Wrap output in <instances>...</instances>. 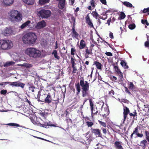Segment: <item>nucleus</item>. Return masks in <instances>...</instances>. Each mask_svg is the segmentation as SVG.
Listing matches in <instances>:
<instances>
[{
    "label": "nucleus",
    "instance_id": "c9c22d12",
    "mask_svg": "<svg viewBox=\"0 0 149 149\" xmlns=\"http://www.w3.org/2000/svg\"><path fill=\"white\" fill-rule=\"evenodd\" d=\"M118 78L119 81H121L123 80V74L121 72H120L119 73H118Z\"/></svg>",
    "mask_w": 149,
    "mask_h": 149
},
{
    "label": "nucleus",
    "instance_id": "c85d7f7f",
    "mask_svg": "<svg viewBox=\"0 0 149 149\" xmlns=\"http://www.w3.org/2000/svg\"><path fill=\"white\" fill-rule=\"evenodd\" d=\"M120 64L125 69H127L128 68V66L125 61L122 60L120 62Z\"/></svg>",
    "mask_w": 149,
    "mask_h": 149
},
{
    "label": "nucleus",
    "instance_id": "f257e3e1",
    "mask_svg": "<svg viewBox=\"0 0 149 149\" xmlns=\"http://www.w3.org/2000/svg\"><path fill=\"white\" fill-rule=\"evenodd\" d=\"M43 88V87L41 88L40 91L38 92L37 96L38 101L49 104L51 103L52 100L51 96H53L54 97L55 96V91L54 90L51 92L52 93H48L47 94L46 93L45 91Z\"/></svg>",
    "mask_w": 149,
    "mask_h": 149
},
{
    "label": "nucleus",
    "instance_id": "f704fd0d",
    "mask_svg": "<svg viewBox=\"0 0 149 149\" xmlns=\"http://www.w3.org/2000/svg\"><path fill=\"white\" fill-rule=\"evenodd\" d=\"M30 21L28 20L27 22L24 23L21 26V28L22 29H23L26 27V26L28 25L30 23Z\"/></svg>",
    "mask_w": 149,
    "mask_h": 149
},
{
    "label": "nucleus",
    "instance_id": "412c9836",
    "mask_svg": "<svg viewBox=\"0 0 149 149\" xmlns=\"http://www.w3.org/2000/svg\"><path fill=\"white\" fill-rule=\"evenodd\" d=\"M3 33L5 36H7L8 34L9 35L12 33V31L10 28H6L4 30Z\"/></svg>",
    "mask_w": 149,
    "mask_h": 149
},
{
    "label": "nucleus",
    "instance_id": "bb28decb",
    "mask_svg": "<svg viewBox=\"0 0 149 149\" xmlns=\"http://www.w3.org/2000/svg\"><path fill=\"white\" fill-rule=\"evenodd\" d=\"M91 15L93 17L96 19H97L100 16L96 11H93L91 13Z\"/></svg>",
    "mask_w": 149,
    "mask_h": 149
},
{
    "label": "nucleus",
    "instance_id": "4d7b16f0",
    "mask_svg": "<svg viewBox=\"0 0 149 149\" xmlns=\"http://www.w3.org/2000/svg\"><path fill=\"white\" fill-rule=\"evenodd\" d=\"M115 92L113 90H111L109 92V96H113V95L114 94Z\"/></svg>",
    "mask_w": 149,
    "mask_h": 149
},
{
    "label": "nucleus",
    "instance_id": "e2e57ef3",
    "mask_svg": "<svg viewBox=\"0 0 149 149\" xmlns=\"http://www.w3.org/2000/svg\"><path fill=\"white\" fill-rule=\"evenodd\" d=\"M7 92V91L6 90H2L0 91V93L1 95H5Z\"/></svg>",
    "mask_w": 149,
    "mask_h": 149
},
{
    "label": "nucleus",
    "instance_id": "9d476101",
    "mask_svg": "<svg viewBox=\"0 0 149 149\" xmlns=\"http://www.w3.org/2000/svg\"><path fill=\"white\" fill-rule=\"evenodd\" d=\"M86 22L89 26L90 28H94L92 20L90 19L89 16V13H88L85 17Z\"/></svg>",
    "mask_w": 149,
    "mask_h": 149
},
{
    "label": "nucleus",
    "instance_id": "864d4df0",
    "mask_svg": "<svg viewBox=\"0 0 149 149\" xmlns=\"http://www.w3.org/2000/svg\"><path fill=\"white\" fill-rule=\"evenodd\" d=\"M141 23L143 24H146L147 26H148L149 25V24L146 19H142Z\"/></svg>",
    "mask_w": 149,
    "mask_h": 149
},
{
    "label": "nucleus",
    "instance_id": "09e8293b",
    "mask_svg": "<svg viewBox=\"0 0 149 149\" xmlns=\"http://www.w3.org/2000/svg\"><path fill=\"white\" fill-rule=\"evenodd\" d=\"M54 101L55 102H53V106L54 107L55 109H56L57 107V104L59 102V100H54Z\"/></svg>",
    "mask_w": 149,
    "mask_h": 149
},
{
    "label": "nucleus",
    "instance_id": "20e7f679",
    "mask_svg": "<svg viewBox=\"0 0 149 149\" xmlns=\"http://www.w3.org/2000/svg\"><path fill=\"white\" fill-rule=\"evenodd\" d=\"M25 53L30 57L34 58H38L41 55L40 51L36 48L33 47L27 48L26 50Z\"/></svg>",
    "mask_w": 149,
    "mask_h": 149
},
{
    "label": "nucleus",
    "instance_id": "5fc2aeb1",
    "mask_svg": "<svg viewBox=\"0 0 149 149\" xmlns=\"http://www.w3.org/2000/svg\"><path fill=\"white\" fill-rule=\"evenodd\" d=\"M75 52H76V49L75 48H72L71 50V55L73 56L74 55Z\"/></svg>",
    "mask_w": 149,
    "mask_h": 149
},
{
    "label": "nucleus",
    "instance_id": "0e129e2a",
    "mask_svg": "<svg viewBox=\"0 0 149 149\" xmlns=\"http://www.w3.org/2000/svg\"><path fill=\"white\" fill-rule=\"evenodd\" d=\"M24 66L26 68H30L32 67V65L30 64L26 63L24 64Z\"/></svg>",
    "mask_w": 149,
    "mask_h": 149
},
{
    "label": "nucleus",
    "instance_id": "7ed1b4c3",
    "mask_svg": "<svg viewBox=\"0 0 149 149\" xmlns=\"http://www.w3.org/2000/svg\"><path fill=\"white\" fill-rule=\"evenodd\" d=\"M89 83L86 81H84V77L80 79L79 83H75V86L77 91L76 94L78 95L81 91V87L82 88V90H89Z\"/></svg>",
    "mask_w": 149,
    "mask_h": 149
},
{
    "label": "nucleus",
    "instance_id": "1a4fd4ad",
    "mask_svg": "<svg viewBox=\"0 0 149 149\" xmlns=\"http://www.w3.org/2000/svg\"><path fill=\"white\" fill-rule=\"evenodd\" d=\"M127 85L128 88L126 87H124L126 93H128L129 95L131 94L128 89L131 91H136L135 86L132 82L128 81L127 83Z\"/></svg>",
    "mask_w": 149,
    "mask_h": 149
},
{
    "label": "nucleus",
    "instance_id": "b1692460",
    "mask_svg": "<svg viewBox=\"0 0 149 149\" xmlns=\"http://www.w3.org/2000/svg\"><path fill=\"white\" fill-rule=\"evenodd\" d=\"M86 46V44L85 41L83 39L81 40L79 46V49H83Z\"/></svg>",
    "mask_w": 149,
    "mask_h": 149
},
{
    "label": "nucleus",
    "instance_id": "9b49d317",
    "mask_svg": "<svg viewBox=\"0 0 149 149\" xmlns=\"http://www.w3.org/2000/svg\"><path fill=\"white\" fill-rule=\"evenodd\" d=\"M46 26V22L44 20H42L37 24L36 27L38 29H41L45 27Z\"/></svg>",
    "mask_w": 149,
    "mask_h": 149
},
{
    "label": "nucleus",
    "instance_id": "aec40b11",
    "mask_svg": "<svg viewBox=\"0 0 149 149\" xmlns=\"http://www.w3.org/2000/svg\"><path fill=\"white\" fill-rule=\"evenodd\" d=\"M85 54V57L87 58L89 57L88 55L90 54H92V48H91L90 49H89L88 47H86Z\"/></svg>",
    "mask_w": 149,
    "mask_h": 149
},
{
    "label": "nucleus",
    "instance_id": "c756f323",
    "mask_svg": "<svg viewBox=\"0 0 149 149\" xmlns=\"http://www.w3.org/2000/svg\"><path fill=\"white\" fill-rule=\"evenodd\" d=\"M23 1L25 3L28 5H32L34 2V0H23Z\"/></svg>",
    "mask_w": 149,
    "mask_h": 149
},
{
    "label": "nucleus",
    "instance_id": "6ab92c4d",
    "mask_svg": "<svg viewBox=\"0 0 149 149\" xmlns=\"http://www.w3.org/2000/svg\"><path fill=\"white\" fill-rule=\"evenodd\" d=\"M14 0H3V3L5 6H9L12 4Z\"/></svg>",
    "mask_w": 149,
    "mask_h": 149
},
{
    "label": "nucleus",
    "instance_id": "39448f33",
    "mask_svg": "<svg viewBox=\"0 0 149 149\" xmlns=\"http://www.w3.org/2000/svg\"><path fill=\"white\" fill-rule=\"evenodd\" d=\"M10 16L13 21L18 22L22 19L21 15L17 10H13L10 12Z\"/></svg>",
    "mask_w": 149,
    "mask_h": 149
},
{
    "label": "nucleus",
    "instance_id": "37998d69",
    "mask_svg": "<svg viewBox=\"0 0 149 149\" xmlns=\"http://www.w3.org/2000/svg\"><path fill=\"white\" fill-rule=\"evenodd\" d=\"M71 20L73 22V26L72 27H75V23H76V19L72 15H71Z\"/></svg>",
    "mask_w": 149,
    "mask_h": 149
},
{
    "label": "nucleus",
    "instance_id": "f03ea898",
    "mask_svg": "<svg viewBox=\"0 0 149 149\" xmlns=\"http://www.w3.org/2000/svg\"><path fill=\"white\" fill-rule=\"evenodd\" d=\"M37 36L33 32L26 33L22 37V40L23 43L26 45H33L36 41Z\"/></svg>",
    "mask_w": 149,
    "mask_h": 149
},
{
    "label": "nucleus",
    "instance_id": "c03bdc74",
    "mask_svg": "<svg viewBox=\"0 0 149 149\" xmlns=\"http://www.w3.org/2000/svg\"><path fill=\"white\" fill-rule=\"evenodd\" d=\"M126 17L125 14L123 12H121L120 14L119 19L121 20L124 19Z\"/></svg>",
    "mask_w": 149,
    "mask_h": 149
},
{
    "label": "nucleus",
    "instance_id": "4c0bfd02",
    "mask_svg": "<svg viewBox=\"0 0 149 149\" xmlns=\"http://www.w3.org/2000/svg\"><path fill=\"white\" fill-rule=\"evenodd\" d=\"M91 5L93 8V9H94L96 6V3L94 0H91L90 2Z\"/></svg>",
    "mask_w": 149,
    "mask_h": 149
},
{
    "label": "nucleus",
    "instance_id": "a878e982",
    "mask_svg": "<svg viewBox=\"0 0 149 149\" xmlns=\"http://www.w3.org/2000/svg\"><path fill=\"white\" fill-rule=\"evenodd\" d=\"M89 90H82V95L83 97H85L86 96H88Z\"/></svg>",
    "mask_w": 149,
    "mask_h": 149
},
{
    "label": "nucleus",
    "instance_id": "4468645a",
    "mask_svg": "<svg viewBox=\"0 0 149 149\" xmlns=\"http://www.w3.org/2000/svg\"><path fill=\"white\" fill-rule=\"evenodd\" d=\"M138 107L139 109H142L145 112H148L149 111V107L147 104H140V105H138Z\"/></svg>",
    "mask_w": 149,
    "mask_h": 149
},
{
    "label": "nucleus",
    "instance_id": "2f4dec72",
    "mask_svg": "<svg viewBox=\"0 0 149 149\" xmlns=\"http://www.w3.org/2000/svg\"><path fill=\"white\" fill-rule=\"evenodd\" d=\"M14 64V62L12 61L6 62L4 64V67H8L13 65Z\"/></svg>",
    "mask_w": 149,
    "mask_h": 149
},
{
    "label": "nucleus",
    "instance_id": "dca6fc26",
    "mask_svg": "<svg viewBox=\"0 0 149 149\" xmlns=\"http://www.w3.org/2000/svg\"><path fill=\"white\" fill-rule=\"evenodd\" d=\"M139 127L138 126H137L135 128L133 133L134 134H135L138 137L142 138L143 136V134L142 133H139Z\"/></svg>",
    "mask_w": 149,
    "mask_h": 149
},
{
    "label": "nucleus",
    "instance_id": "7c9ffc66",
    "mask_svg": "<svg viewBox=\"0 0 149 149\" xmlns=\"http://www.w3.org/2000/svg\"><path fill=\"white\" fill-rule=\"evenodd\" d=\"M52 54L54 55V57L58 60H59L60 58V57L57 55V51L56 50H53Z\"/></svg>",
    "mask_w": 149,
    "mask_h": 149
},
{
    "label": "nucleus",
    "instance_id": "cd10ccee",
    "mask_svg": "<svg viewBox=\"0 0 149 149\" xmlns=\"http://www.w3.org/2000/svg\"><path fill=\"white\" fill-rule=\"evenodd\" d=\"M123 4L127 7L131 8L132 7V4L129 2L124 1L122 2Z\"/></svg>",
    "mask_w": 149,
    "mask_h": 149
},
{
    "label": "nucleus",
    "instance_id": "423d86ee",
    "mask_svg": "<svg viewBox=\"0 0 149 149\" xmlns=\"http://www.w3.org/2000/svg\"><path fill=\"white\" fill-rule=\"evenodd\" d=\"M51 14L50 10L45 9H41L38 13V15L42 18H46L49 17Z\"/></svg>",
    "mask_w": 149,
    "mask_h": 149
},
{
    "label": "nucleus",
    "instance_id": "a18cd8bd",
    "mask_svg": "<svg viewBox=\"0 0 149 149\" xmlns=\"http://www.w3.org/2000/svg\"><path fill=\"white\" fill-rule=\"evenodd\" d=\"M117 65V62H116V63H113L112 64V65L113 67V69L115 72L116 71V70H118L119 69L118 67L116 66Z\"/></svg>",
    "mask_w": 149,
    "mask_h": 149
},
{
    "label": "nucleus",
    "instance_id": "f3484780",
    "mask_svg": "<svg viewBox=\"0 0 149 149\" xmlns=\"http://www.w3.org/2000/svg\"><path fill=\"white\" fill-rule=\"evenodd\" d=\"M114 146L116 149H124L122 146V142L121 141H116L114 143Z\"/></svg>",
    "mask_w": 149,
    "mask_h": 149
},
{
    "label": "nucleus",
    "instance_id": "79ce46f5",
    "mask_svg": "<svg viewBox=\"0 0 149 149\" xmlns=\"http://www.w3.org/2000/svg\"><path fill=\"white\" fill-rule=\"evenodd\" d=\"M86 123L88 127H91L94 124V123L92 121H88Z\"/></svg>",
    "mask_w": 149,
    "mask_h": 149
},
{
    "label": "nucleus",
    "instance_id": "72a5a7b5",
    "mask_svg": "<svg viewBox=\"0 0 149 149\" xmlns=\"http://www.w3.org/2000/svg\"><path fill=\"white\" fill-rule=\"evenodd\" d=\"M145 135L146 139V140H147L148 142H149V132L146 130L145 131Z\"/></svg>",
    "mask_w": 149,
    "mask_h": 149
},
{
    "label": "nucleus",
    "instance_id": "8fccbe9b",
    "mask_svg": "<svg viewBox=\"0 0 149 149\" xmlns=\"http://www.w3.org/2000/svg\"><path fill=\"white\" fill-rule=\"evenodd\" d=\"M142 12L144 13H148V15L149 14V7L146 8H144Z\"/></svg>",
    "mask_w": 149,
    "mask_h": 149
},
{
    "label": "nucleus",
    "instance_id": "393cba45",
    "mask_svg": "<svg viewBox=\"0 0 149 149\" xmlns=\"http://www.w3.org/2000/svg\"><path fill=\"white\" fill-rule=\"evenodd\" d=\"M94 64L95 65L97 68L99 70L102 69V65L100 63L97 61H95L94 62Z\"/></svg>",
    "mask_w": 149,
    "mask_h": 149
},
{
    "label": "nucleus",
    "instance_id": "de8ad7c7",
    "mask_svg": "<svg viewBox=\"0 0 149 149\" xmlns=\"http://www.w3.org/2000/svg\"><path fill=\"white\" fill-rule=\"evenodd\" d=\"M104 104V103L103 102H101L100 103H98L97 105V107L100 108V109L102 110Z\"/></svg>",
    "mask_w": 149,
    "mask_h": 149
},
{
    "label": "nucleus",
    "instance_id": "473e14b6",
    "mask_svg": "<svg viewBox=\"0 0 149 149\" xmlns=\"http://www.w3.org/2000/svg\"><path fill=\"white\" fill-rule=\"evenodd\" d=\"M89 102H90V108H91V113H93V111L94 104H93V103L92 101V100H91V99H90Z\"/></svg>",
    "mask_w": 149,
    "mask_h": 149
},
{
    "label": "nucleus",
    "instance_id": "f8f14e48",
    "mask_svg": "<svg viewBox=\"0 0 149 149\" xmlns=\"http://www.w3.org/2000/svg\"><path fill=\"white\" fill-rule=\"evenodd\" d=\"M91 130L92 132L98 137L102 138V135L101 133L100 130L98 129H93L91 128Z\"/></svg>",
    "mask_w": 149,
    "mask_h": 149
},
{
    "label": "nucleus",
    "instance_id": "680f3d73",
    "mask_svg": "<svg viewBox=\"0 0 149 149\" xmlns=\"http://www.w3.org/2000/svg\"><path fill=\"white\" fill-rule=\"evenodd\" d=\"M96 110H95V109H93V113H92V116L93 115L94 116L95 114L96 115L98 112L97 107H96Z\"/></svg>",
    "mask_w": 149,
    "mask_h": 149
},
{
    "label": "nucleus",
    "instance_id": "6e6552de",
    "mask_svg": "<svg viewBox=\"0 0 149 149\" xmlns=\"http://www.w3.org/2000/svg\"><path fill=\"white\" fill-rule=\"evenodd\" d=\"M10 84V85L13 87H20L22 88H23L25 85L24 84L20 82L19 81H17L12 82H3L2 83H0V86L5 85L6 84Z\"/></svg>",
    "mask_w": 149,
    "mask_h": 149
},
{
    "label": "nucleus",
    "instance_id": "0eeeda50",
    "mask_svg": "<svg viewBox=\"0 0 149 149\" xmlns=\"http://www.w3.org/2000/svg\"><path fill=\"white\" fill-rule=\"evenodd\" d=\"M1 42L2 49H8L11 48L13 46L12 42L9 40H1Z\"/></svg>",
    "mask_w": 149,
    "mask_h": 149
},
{
    "label": "nucleus",
    "instance_id": "a19ab883",
    "mask_svg": "<svg viewBox=\"0 0 149 149\" xmlns=\"http://www.w3.org/2000/svg\"><path fill=\"white\" fill-rule=\"evenodd\" d=\"M136 27V25L135 24L132 23L128 25V28L131 30L134 29Z\"/></svg>",
    "mask_w": 149,
    "mask_h": 149
},
{
    "label": "nucleus",
    "instance_id": "774afa93",
    "mask_svg": "<svg viewBox=\"0 0 149 149\" xmlns=\"http://www.w3.org/2000/svg\"><path fill=\"white\" fill-rule=\"evenodd\" d=\"M36 88L33 86L29 88V90L33 92H34V89H35Z\"/></svg>",
    "mask_w": 149,
    "mask_h": 149
},
{
    "label": "nucleus",
    "instance_id": "603ef678",
    "mask_svg": "<svg viewBox=\"0 0 149 149\" xmlns=\"http://www.w3.org/2000/svg\"><path fill=\"white\" fill-rule=\"evenodd\" d=\"M144 46L145 47H148L149 49V40L148 38V40L145 42Z\"/></svg>",
    "mask_w": 149,
    "mask_h": 149
},
{
    "label": "nucleus",
    "instance_id": "ddd939ff",
    "mask_svg": "<svg viewBox=\"0 0 149 149\" xmlns=\"http://www.w3.org/2000/svg\"><path fill=\"white\" fill-rule=\"evenodd\" d=\"M130 111L129 108L127 107H124L123 109V121H125L127 117V115L130 113Z\"/></svg>",
    "mask_w": 149,
    "mask_h": 149
},
{
    "label": "nucleus",
    "instance_id": "6e6d98bb",
    "mask_svg": "<svg viewBox=\"0 0 149 149\" xmlns=\"http://www.w3.org/2000/svg\"><path fill=\"white\" fill-rule=\"evenodd\" d=\"M98 122L101 125L103 126L104 127H106V123L100 120H99Z\"/></svg>",
    "mask_w": 149,
    "mask_h": 149
},
{
    "label": "nucleus",
    "instance_id": "338daca9",
    "mask_svg": "<svg viewBox=\"0 0 149 149\" xmlns=\"http://www.w3.org/2000/svg\"><path fill=\"white\" fill-rule=\"evenodd\" d=\"M109 37L111 39H113V38L114 37H113V34L112 32H110L109 34Z\"/></svg>",
    "mask_w": 149,
    "mask_h": 149
},
{
    "label": "nucleus",
    "instance_id": "58836bf2",
    "mask_svg": "<svg viewBox=\"0 0 149 149\" xmlns=\"http://www.w3.org/2000/svg\"><path fill=\"white\" fill-rule=\"evenodd\" d=\"M76 61L75 58H74L71 57V63L72 64V66H75L76 63L75 62Z\"/></svg>",
    "mask_w": 149,
    "mask_h": 149
},
{
    "label": "nucleus",
    "instance_id": "13d9d810",
    "mask_svg": "<svg viewBox=\"0 0 149 149\" xmlns=\"http://www.w3.org/2000/svg\"><path fill=\"white\" fill-rule=\"evenodd\" d=\"M110 79L113 81L115 82H116V80L117 79L116 77L114 76H111L110 77Z\"/></svg>",
    "mask_w": 149,
    "mask_h": 149
},
{
    "label": "nucleus",
    "instance_id": "a211bd4d",
    "mask_svg": "<svg viewBox=\"0 0 149 149\" xmlns=\"http://www.w3.org/2000/svg\"><path fill=\"white\" fill-rule=\"evenodd\" d=\"M71 32L72 36L73 38H77L79 36L78 33L76 31L75 29V27H72Z\"/></svg>",
    "mask_w": 149,
    "mask_h": 149
},
{
    "label": "nucleus",
    "instance_id": "052dcab7",
    "mask_svg": "<svg viewBox=\"0 0 149 149\" xmlns=\"http://www.w3.org/2000/svg\"><path fill=\"white\" fill-rule=\"evenodd\" d=\"M23 100L24 102H27L29 104V105H31V102L28 100L26 97H24L23 99Z\"/></svg>",
    "mask_w": 149,
    "mask_h": 149
},
{
    "label": "nucleus",
    "instance_id": "bf43d9fd",
    "mask_svg": "<svg viewBox=\"0 0 149 149\" xmlns=\"http://www.w3.org/2000/svg\"><path fill=\"white\" fill-rule=\"evenodd\" d=\"M72 73H75L77 71V69L76 67L75 66H72Z\"/></svg>",
    "mask_w": 149,
    "mask_h": 149
},
{
    "label": "nucleus",
    "instance_id": "ea45409f",
    "mask_svg": "<svg viewBox=\"0 0 149 149\" xmlns=\"http://www.w3.org/2000/svg\"><path fill=\"white\" fill-rule=\"evenodd\" d=\"M7 125L9 126H16L17 127H22L20 126V125L19 124L14 123H8L7 124Z\"/></svg>",
    "mask_w": 149,
    "mask_h": 149
},
{
    "label": "nucleus",
    "instance_id": "5701e85b",
    "mask_svg": "<svg viewBox=\"0 0 149 149\" xmlns=\"http://www.w3.org/2000/svg\"><path fill=\"white\" fill-rule=\"evenodd\" d=\"M39 125L40 127H45V128H47V126H49L51 127H57L55 125H48V123H45L44 124H41L40 123Z\"/></svg>",
    "mask_w": 149,
    "mask_h": 149
},
{
    "label": "nucleus",
    "instance_id": "2eb2a0df",
    "mask_svg": "<svg viewBox=\"0 0 149 149\" xmlns=\"http://www.w3.org/2000/svg\"><path fill=\"white\" fill-rule=\"evenodd\" d=\"M59 2L58 7L59 9L62 10L65 7V0H56Z\"/></svg>",
    "mask_w": 149,
    "mask_h": 149
},
{
    "label": "nucleus",
    "instance_id": "e433bc0d",
    "mask_svg": "<svg viewBox=\"0 0 149 149\" xmlns=\"http://www.w3.org/2000/svg\"><path fill=\"white\" fill-rule=\"evenodd\" d=\"M129 115L130 116H133L134 117H134H136V119L137 113L136 110H134V111L133 112V113H129Z\"/></svg>",
    "mask_w": 149,
    "mask_h": 149
},
{
    "label": "nucleus",
    "instance_id": "49530a36",
    "mask_svg": "<svg viewBox=\"0 0 149 149\" xmlns=\"http://www.w3.org/2000/svg\"><path fill=\"white\" fill-rule=\"evenodd\" d=\"M49 0H39V3L41 4H44L49 2Z\"/></svg>",
    "mask_w": 149,
    "mask_h": 149
},
{
    "label": "nucleus",
    "instance_id": "4be33fe9",
    "mask_svg": "<svg viewBox=\"0 0 149 149\" xmlns=\"http://www.w3.org/2000/svg\"><path fill=\"white\" fill-rule=\"evenodd\" d=\"M147 140L144 139L140 142V146H141L143 148L145 149L147 146L148 144Z\"/></svg>",
    "mask_w": 149,
    "mask_h": 149
},
{
    "label": "nucleus",
    "instance_id": "3c124183",
    "mask_svg": "<svg viewBox=\"0 0 149 149\" xmlns=\"http://www.w3.org/2000/svg\"><path fill=\"white\" fill-rule=\"evenodd\" d=\"M86 136L85 137L84 141L86 142H87L88 143L90 141L91 139L88 137V136H86L88 135V134H87L86 133Z\"/></svg>",
    "mask_w": 149,
    "mask_h": 149
},
{
    "label": "nucleus",
    "instance_id": "69168bd1",
    "mask_svg": "<svg viewBox=\"0 0 149 149\" xmlns=\"http://www.w3.org/2000/svg\"><path fill=\"white\" fill-rule=\"evenodd\" d=\"M105 54L107 56H111L113 55L110 52H106L105 53Z\"/></svg>",
    "mask_w": 149,
    "mask_h": 149
}]
</instances>
